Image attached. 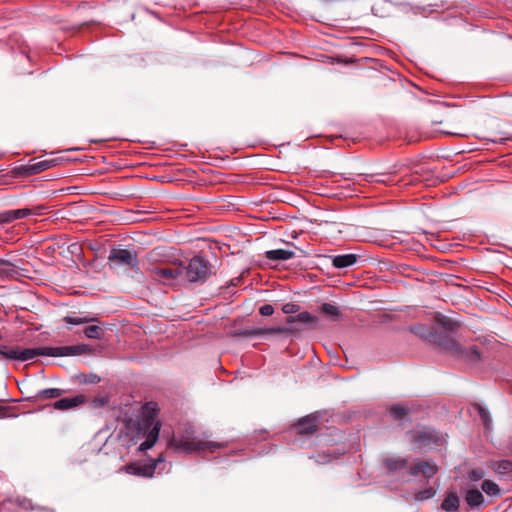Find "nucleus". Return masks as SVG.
Wrapping results in <instances>:
<instances>
[{
    "instance_id": "obj_35",
    "label": "nucleus",
    "mask_w": 512,
    "mask_h": 512,
    "mask_svg": "<svg viewBox=\"0 0 512 512\" xmlns=\"http://www.w3.org/2000/svg\"><path fill=\"white\" fill-rule=\"evenodd\" d=\"M77 379H78L79 383H81V384L94 383L95 379H96V375L95 374L86 375L84 373H81V374L77 375Z\"/></svg>"
},
{
    "instance_id": "obj_4",
    "label": "nucleus",
    "mask_w": 512,
    "mask_h": 512,
    "mask_svg": "<svg viewBox=\"0 0 512 512\" xmlns=\"http://www.w3.org/2000/svg\"><path fill=\"white\" fill-rule=\"evenodd\" d=\"M161 423L157 420V410L152 408V412L142 417L138 422V438L145 440L139 445L140 451H146L152 448L159 438Z\"/></svg>"
},
{
    "instance_id": "obj_32",
    "label": "nucleus",
    "mask_w": 512,
    "mask_h": 512,
    "mask_svg": "<svg viewBox=\"0 0 512 512\" xmlns=\"http://www.w3.org/2000/svg\"><path fill=\"white\" fill-rule=\"evenodd\" d=\"M468 353L467 357H460L461 359H466L469 361H478L480 360V352L476 346H472L469 349H465Z\"/></svg>"
},
{
    "instance_id": "obj_14",
    "label": "nucleus",
    "mask_w": 512,
    "mask_h": 512,
    "mask_svg": "<svg viewBox=\"0 0 512 512\" xmlns=\"http://www.w3.org/2000/svg\"><path fill=\"white\" fill-rule=\"evenodd\" d=\"M85 401H86V396L84 394H78L71 398H69V397L62 398V399L56 401L53 404V407L57 410H68V409H71L73 407L83 404Z\"/></svg>"
},
{
    "instance_id": "obj_17",
    "label": "nucleus",
    "mask_w": 512,
    "mask_h": 512,
    "mask_svg": "<svg viewBox=\"0 0 512 512\" xmlns=\"http://www.w3.org/2000/svg\"><path fill=\"white\" fill-rule=\"evenodd\" d=\"M316 417L314 416H306L303 419L299 420L296 424V428L301 434H309L316 430Z\"/></svg>"
},
{
    "instance_id": "obj_9",
    "label": "nucleus",
    "mask_w": 512,
    "mask_h": 512,
    "mask_svg": "<svg viewBox=\"0 0 512 512\" xmlns=\"http://www.w3.org/2000/svg\"><path fill=\"white\" fill-rule=\"evenodd\" d=\"M440 440L438 433L431 429L411 432V441L419 446H427Z\"/></svg>"
},
{
    "instance_id": "obj_28",
    "label": "nucleus",
    "mask_w": 512,
    "mask_h": 512,
    "mask_svg": "<svg viewBox=\"0 0 512 512\" xmlns=\"http://www.w3.org/2000/svg\"><path fill=\"white\" fill-rule=\"evenodd\" d=\"M436 494V490L433 487H429L415 494L416 501H424L432 498Z\"/></svg>"
},
{
    "instance_id": "obj_13",
    "label": "nucleus",
    "mask_w": 512,
    "mask_h": 512,
    "mask_svg": "<svg viewBox=\"0 0 512 512\" xmlns=\"http://www.w3.org/2000/svg\"><path fill=\"white\" fill-rule=\"evenodd\" d=\"M109 259L119 264L136 265V255L127 249L112 250Z\"/></svg>"
},
{
    "instance_id": "obj_5",
    "label": "nucleus",
    "mask_w": 512,
    "mask_h": 512,
    "mask_svg": "<svg viewBox=\"0 0 512 512\" xmlns=\"http://www.w3.org/2000/svg\"><path fill=\"white\" fill-rule=\"evenodd\" d=\"M185 277L189 282H204L211 274L209 262L201 256L193 257L183 268Z\"/></svg>"
},
{
    "instance_id": "obj_39",
    "label": "nucleus",
    "mask_w": 512,
    "mask_h": 512,
    "mask_svg": "<svg viewBox=\"0 0 512 512\" xmlns=\"http://www.w3.org/2000/svg\"><path fill=\"white\" fill-rule=\"evenodd\" d=\"M259 313L261 316H271L274 313V307L270 304H265L259 308Z\"/></svg>"
},
{
    "instance_id": "obj_48",
    "label": "nucleus",
    "mask_w": 512,
    "mask_h": 512,
    "mask_svg": "<svg viewBox=\"0 0 512 512\" xmlns=\"http://www.w3.org/2000/svg\"><path fill=\"white\" fill-rule=\"evenodd\" d=\"M90 69L91 70L93 69V63L92 62L90 63Z\"/></svg>"
},
{
    "instance_id": "obj_26",
    "label": "nucleus",
    "mask_w": 512,
    "mask_h": 512,
    "mask_svg": "<svg viewBox=\"0 0 512 512\" xmlns=\"http://www.w3.org/2000/svg\"><path fill=\"white\" fill-rule=\"evenodd\" d=\"M363 180L370 183L388 184L390 183V176L385 174H369L363 176Z\"/></svg>"
},
{
    "instance_id": "obj_49",
    "label": "nucleus",
    "mask_w": 512,
    "mask_h": 512,
    "mask_svg": "<svg viewBox=\"0 0 512 512\" xmlns=\"http://www.w3.org/2000/svg\"><path fill=\"white\" fill-rule=\"evenodd\" d=\"M97 171H98V172L100 171V168H99V167L97 168Z\"/></svg>"
},
{
    "instance_id": "obj_21",
    "label": "nucleus",
    "mask_w": 512,
    "mask_h": 512,
    "mask_svg": "<svg viewBox=\"0 0 512 512\" xmlns=\"http://www.w3.org/2000/svg\"><path fill=\"white\" fill-rule=\"evenodd\" d=\"M385 467L390 472H396L407 467L408 461L405 458H387L385 461Z\"/></svg>"
},
{
    "instance_id": "obj_41",
    "label": "nucleus",
    "mask_w": 512,
    "mask_h": 512,
    "mask_svg": "<svg viewBox=\"0 0 512 512\" xmlns=\"http://www.w3.org/2000/svg\"><path fill=\"white\" fill-rule=\"evenodd\" d=\"M84 333L88 338H96V325H90L84 329Z\"/></svg>"
},
{
    "instance_id": "obj_46",
    "label": "nucleus",
    "mask_w": 512,
    "mask_h": 512,
    "mask_svg": "<svg viewBox=\"0 0 512 512\" xmlns=\"http://www.w3.org/2000/svg\"><path fill=\"white\" fill-rule=\"evenodd\" d=\"M97 402H98V405H103L104 402L102 400H100L99 398L97 399Z\"/></svg>"
},
{
    "instance_id": "obj_36",
    "label": "nucleus",
    "mask_w": 512,
    "mask_h": 512,
    "mask_svg": "<svg viewBox=\"0 0 512 512\" xmlns=\"http://www.w3.org/2000/svg\"><path fill=\"white\" fill-rule=\"evenodd\" d=\"M484 477V471L481 469H473L468 473V478L471 481H479Z\"/></svg>"
},
{
    "instance_id": "obj_40",
    "label": "nucleus",
    "mask_w": 512,
    "mask_h": 512,
    "mask_svg": "<svg viewBox=\"0 0 512 512\" xmlns=\"http://www.w3.org/2000/svg\"><path fill=\"white\" fill-rule=\"evenodd\" d=\"M4 266H13L12 263L5 259H0V276H5L9 273V271Z\"/></svg>"
},
{
    "instance_id": "obj_42",
    "label": "nucleus",
    "mask_w": 512,
    "mask_h": 512,
    "mask_svg": "<svg viewBox=\"0 0 512 512\" xmlns=\"http://www.w3.org/2000/svg\"><path fill=\"white\" fill-rule=\"evenodd\" d=\"M106 214L105 211H102V210H98V216H97V219H98V222H102L104 221L103 220V216Z\"/></svg>"
},
{
    "instance_id": "obj_16",
    "label": "nucleus",
    "mask_w": 512,
    "mask_h": 512,
    "mask_svg": "<svg viewBox=\"0 0 512 512\" xmlns=\"http://www.w3.org/2000/svg\"><path fill=\"white\" fill-rule=\"evenodd\" d=\"M465 501L470 508L479 509L484 502V497L478 489H468L465 493Z\"/></svg>"
},
{
    "instance_id": "obj_12",
    "label": "nucleus",
    "mask_w": 512,
    "mask_h": 512,
    "mask_svg": "<svg viewBox=\"0 0 512 512\" xmlns=\"http://www.w3.org/2000/svg\"><path fill=\"white\" fill-rule=\"evenodd\" d=\"M162 459L159 457L156 460H154L153 464L151 465H139V464H129L126 466V471L129 474L137 475V476H143V477H152L154 474V471L156 469V466L158 462H161Z\"/></svg>"
},
{
    "instance_id": "obj_29",
    "label": "nucleus",
    "mask_w": 512,
    "mask_h": 512,
    "mask_svg": "<svg viewBox=\"0 0 512 512\" xmlns=\"http://www.w3.org/2000/svg\"><path fill=\"white\" fill-rule=\"evenodd\" d=\"M110 139H122V140H127V141H132V142H138V143H152L151 141H148L146 139L139 138V137L113 136V137H108V138H99L98 137V145L101 142H105V141L110 140Z\"/></svg>"
},
{
    "instance_id": "obj_34",
    "label": "nucleus",
    "mask_w": 512,
    "mask_h": 512,
    "mask_svg": "<svg viewBox=\"0 0 512 512\" xmlns=\"http://www.w3.org/2000/svg\"><path fill=\"white\" fill-rule=\"evenodd\" d=\"M64 321L67 324H73V325H79L87 322V319L85 317H77V316H66L64 318Z\"/></svg>"
},
{
    "instance_id": "obj_20",
    "label": "nucleus",
    "mask_w": 512,
    "mask_h": 512,
    "mask_svg": "<svg viewBox=\"0 0 512 512\" xmlns=\"http://www.w3.org/2000/svg\"><path fill=\"white\" fill-rule=\"evenodd\" d=\"M266 258L270 261L288 260L294 257L295 253L287 249H274L266 251Z\"/></svg>"
},
{
    "instance_id": "obj_10",
    "label": "nucleus",
    "mask_w": 512,
    "mask_h": 512,
    "mask_svg": "<svg viewBox=\"0 0 512 512\" xmlns=\"http://www.w3.org/2000/svg\"><path fill=\"white\" fill-rule=\"evenodd\" d=\"M438 472V467L433 461H421L415 463L409 469L411 476L422 474L425 478L429 479Z\"/></svg>"
},
{
    "instance_id": "obj_11",
    "label": "nucleus",
    "mask_w": 512,
    "mask_h": 512,
    "mask_svg": "<svg viewBox=\"0 0 512 512\" xmlns=\"http://www.w3.org/2000/svg\"><path fill=\"white\" fill-rule=\"evenodd\" d=\"M31 214L40 215L41 213L34 212L32 209H29V208H22V209L8 210V211L0 212V224H8L17 219H23Z\"/></svg>"
},
{
    "instance_id": "obj_8",
    "label": "nucleus",
    "mask_w": 512,
    "mask_h": 512,
    "mask_svg": "<svg viewBox=\"0 0 512 512\" xmlns=\"http://www.w3.org/2000/svg\"><path fill=\"white\" fill-rule=\"evenodd\" d=\"M438 345L455 357H467L468 353L454 338L449 335L441 336Z\"/></svg>"
},
{
    "instance_id": "obj_45",
    "label": "nucleus",
    "mask_w": 512,
    "mask_h": 512,
    "mask_svg": "<svg viewBox=\"0 0 512 512\" xmlns=\"http://www.w3.org/2000/svg\"><path fill=\"white\" fill-rule=\"evenodd\" d=\"M85 8H86V6H85V5L80 6V7L78 8V12H79V13H82V12H83V10H84Z\"/></svg>"
},
{
    "instance_id": "obj_27",
    "label": "nucleus",
    "mask_w": 512,
    "mask_h": 512,
    "mask_svg": "<svg viewBox=\"0 0 512 512\" xmlns=\"http://www.w3.org/2000/svg\"><path fill=\"white\" fill-rule=\"evenodd\" d=\"M316 318L312 316L309 312L304 311L299 313L297 316H290L287 318L288 323H293L295 321L303 322V323H310L315 321Z\"/></svg>"
},
{
    "instance_id": "obj_31",
    "label": "nucleus",
    "mask_w": 512,
    "mask_h": 512,
    "mask_svg": "<svg viewBox=\"0 0 512 512\" xmlns=\"http://www.w3.org/2000/svg\"><path fill=\"white\" fill-rule=\"evenodd\" d=\"M390 414L394 419L400 420L407 414V411L400 405H394L390 408Z\"/></svg>"
},
{
    "instance_id": "obj_33",
    "label": "nucleus",
    "mask_w": 512,
    "mask_h": 512,
    "mask_svg": "<svg viewBox=\"0 0 512 512\" xmlns=\"http://www.w3.org/2000/svg\"><path fill=\"white\" fill-rule=\"evenodd\" d=\"M300 310V306L295 304V303H292V302H289V303H286L282 306V311L285 313V314H295L297 313L298 311Z\"/></svg>"
},
{
    "instance_id": "obj_37",
    "label": "nucleus",
    "mask_w": 512,
    "mask_h": 512,
    "mask_svg": "<svg viewBox=\"0 0 512 512\" xmlns=\"http://www.w3.org/2000/svg\"><path fill=\"white\" fill-rule=\"evenodd\" d=\"M476 409H477L479 416L481 417L483 423L486 426H489L490 425V417H489L488 412L483 407H481L479 405L476 406Z\"/></svg>"
},
{
    "instance_id": "obj_18",
    "label": "nucleus",
    "mask_w": 512,
    "mask_h": 512,
    "mask_svg": "<svg viewBox=\"0 0 512 512\" xmlns=\"http://www.w3.org/2000/svg\"><path fill=\"white\" fill-rule=\"evenodd\" d=\"M357 261L355 254H343L333 257L332 264L338 269L347 268L354 265Z\"/></svg>"
},
{
    "instance_id": "obj_19",
    "label": "nucleus",
    "mask_w": 512,
    "mask_h": 512,
    "mask_svg": "<svg viewBox=\"0 0 512 512\" xmlns=\"http://www.w3.org/2000/svg\"><path fill=\"white\" fill-rule=\"evenodd\" d=\"M459 506L460 499L454 492L448 493L441 504V508L445 512H456L458 511Z\"/></svg>"
},
{
    "instance_id": "obj_22",
    "label": "nucleus",
    "mask_w": 512,
    "mask_h": 512,
    "mask_svg": "<svg viewBox=\"0 0 512 512\" xmlns=\"http://www.w3.org/2000/svg\"><path fill=\"white\" fill-rule=\"evenodd\" d=\"M287 330L283 327H271V328H258L253 330H247L243 334L248 336H260L265 334H279L284 333Z\"/></svg>"
},
{
    "instance_id": "obj_2",
    "label": "nucleus",
    "mask_w": 512,
    "mask_h": 512,
    "mask_svg": "<svg viewBox=\"0 0 512 512\" xmlns=\"http://www.w3.org/2000/svg\"><path fill=\"white\" fill-rule=\"evenodd\" d=\"M92 351L91 346L86 344H78L71 346L61 347H35V348H21L19 346L9 348L6 345H0V355L9 360L28 361L38 356H77L83 354H90Z\"/></svg>"
},
{
    "instance_id": "obj_24",
    "label": "nucleus",
    "mask_w": 512,
    "mask_h": 512,
    "mask_svg": "<svg viewBox=\"0 0 512 512\" xmlns=\"http://www.w3.org/2000/svg\"><path fill=\"white\" fill-rule=\"evenodd\" d=\"M63 392H64L63 390L58 389V388L44 389V390L39 391L36 394V399L44 400V399L58 398L63 394Z\"/></svg>"
},
{
    "instance_id": "obj_15",
    "label": "nucleus",
    "mask_w": 512,
    "mask_h": 512,
    "mask_svg": "<svg viewBox=\"0 0 512 512\" xmlns=\"http://www.w3.org/2000/svg\"><path fill=\"white\" fill-rule=\"evenodd\" d=\"M55 165H56L55 159L42 160V161H38V162H35L33 164L26 166L24 168V170L28 175H35V174L41 173Z\"/></svg>"
},
{
    "instance_id": "obj_47",
    "label": "nucleus",
    "mask_w": 512,
    "mask_h": 512,
    "mask_svg": "<svg viewBox=\"0 0 512 512\" xmlns=\"http://www.w3.org/2000/svg\"><path fill=\"white\" fill-rule=\"evenodd\" d=\"M434 124H442V121H435Z\"/></svg>"
},
{
    "instance_id": "obj_30",
    "label": "nucleus",
    "mask_w": 512,
    "mask_h": 512,
    "mask_svg": "<svg viewBox=\"0 0 512 512\" xmlns=\"http://www.w3.org/2000/svg\"><path fill=\"white\" fill-rule=\"evenodd\" d=\"M496 471L501 474L512 472V461H510V460L499 461L496 465Z\"/></svg>"
},
{
    "instance_id": "obj_3",
    "label": "nucleus",
    "mask_w": 512,
    "mask_h": 512,
    "mask_svg": "<svg viewBox=\"0 0 512 512\" xmlns=\"http://www.w3.org/2000/svg\"><path fill=\"white\" fill-rule=\"evenodd\" d=\"M188 429L186 435H174L169 441V446L178 452L191 453L194 451H203L214 453L220 448L225 447V443L216 441H207L194 437Z\"/></svg>"
},
{
    "instance_id": "obj_38",
    "label": "nucleus",
    "mask_w": 512,
    "mask_h": 512,
    "mask_svg": "<svg viewBox=\"0 0 512 512\" xmlns=\"http://www.w3.org/2000/svg\"><path fill=\"white\" fill-rule=\"evenodd\" d=\"M334 457L331 454L319 453L316 456V462L319 464H326L332 461Z\"/></svg>"
},
{
    "instance_id": "obj_7",
    "label": "nucleus",
    "mask_w": 512,
    "mask_h": 512,
    "mask_svg": "<svg viewBox=\"0 0 512 512\" xmlns=\"http://www.w3.org/2000/svg\"><path fill=\"white\" fill-rule=\"evenodd\" d=\"M441 134L446 136H458V137H476L486 142L494 143V144H503L507 140L511 139V136L503 131L494 132L493 135H484V130H479L478 132H470L468 130L452 131V130H441Z\"/></svg>"
},
{
    "instance_id": "obj_6",
    "label": "nucleus",
    "mask_w": 512,
    "mask_h": 512,
    "mask_svg": "<svg viewBox=\"0 0 512 512\" xmlns=\"http://www.w3.org/2000/svg\"><path fill=\"white\" fill-rule=\"evenodd\" d=\"M183 274L181 264L156 266L150 270V276L164 285L174 284Z\"/></svg>"
},
{
    "instance_id": "obj_1",
    "label": "nucleus",
    "mask_w": 512,
    "mask_h": 512,
    "mask_svg": "<svg viewBox=\"0 0 512 512\" xmlns=\"http://www.w3.org/2000/svg\"><path fill=\"white\" fill-rule=\"evenodd\" d=\"M319 137L337 147L351 146L364 141H371L373 144H383L386 140L414 143L422 138L418 130H335L319 134Z\"/></svg>"
},
{
    "instance_id": "obj_43",
    "label": "nucleus",
    "mask_w": 512,
    "mask_h": 512,
    "mask_svg": "<svg viewBox=\"0 0 512 512\" xmlns=\"http://www.w3.org/2000/svg\"><path fill=\"white\" fill-rule=\"evenodd\" d=\"M7 413V407L0 406V418L4 417Z\"/></svg>"
},
{
    "instance_id": "obj_25",
    "label": "nucleus",
    "mask_w": 512,
    "mask_h": 512,
    "mask_svg": "<svg viewBox=\"0 0 512 512\" xmlns=\"http://www.w3.org/2000/svg\"><path fill=\"white\" fill-rule=\"evenodd\" d=\"M482 490L489 496L500 495V488L498 484L491 480H484L481 485Z\"/></svg>"
},
{
    "instance_id": "obj_23",
    "label": "nucleus",
    "mask_w": 512,
    "mask_h": 512,
    "mask_svg": "<svg viewBox=\"0 0 512 512\" xmlns=\"http://www.w3.org/2000/svg\"><path fill=\"white\" fill-rule=\"evenodd\" d=\"M321 311L329 318L334 321H337L341 318V311L339 307L333 305L331 303H324L321 306Z\"/></svg>"
},
{
    "instance_id": "obj_44",
    "label": "nucleus",
    "mask_w": 512,
    "mask_h": 512,
    "mask_svg": "<svg viewBox=\"0 0 512 512\" xmlns=\"http://www.w3.org/2000/svg\"><path fill=\"white\" fill-rule=\"evenodd\" d=\"M84 245H87L91 251H94L93 245L91 242H87Z\"/></svg>"
}]
</instances>
